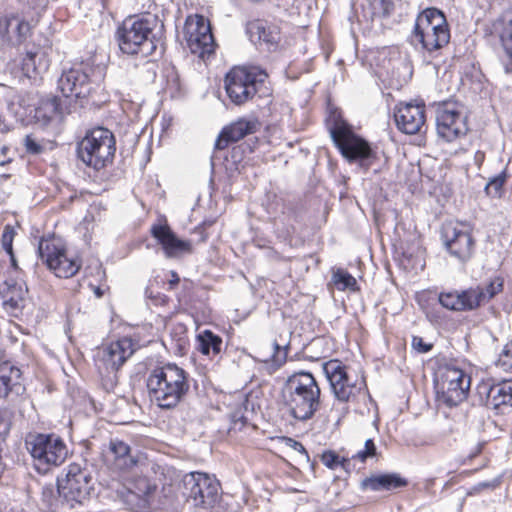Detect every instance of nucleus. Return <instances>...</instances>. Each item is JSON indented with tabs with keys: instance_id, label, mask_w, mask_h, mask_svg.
<instances>
[{
	"instance_id": "9d476101",
	"label": "nucleus",
	"mask_w": 512,
	"mask_h": 512,
	"mask_svg": "<svg viewBox=\"0 0 512 512\" xmlns=\"http://www.w3.org/2000/svg\"><path fill=\"white\" fill-rule=\"evenodd\" d=\"M220 482L203 472H190L181 480V493L187 503L196 508H212L221 496Z\"/></svg>"
},
{
	"instance_id": "423d86ee",
	"label": "nucleus",
	"mask_w": 512,
	"mask_h": 512,
	"mask_svg": "<svg viewBox=\"0 0 512 512\" xmlns=\"http://www.w3.org/2000/svg\"><path fill=\"white\" fill-rule=\"evenodd\" d=\"M115 151V137L110 130L104 127L88 130L77 145L79 159L95 170H100L110 164Z\"/></svg>"
},
{
	"instance_id": "20e7f679",
	"label": "nucleus",
	"mask_w": 512,
	"mask_h": 512,
	"mask_svg": "<svg viewBox=\"0 0 512 512\" xmlns=\"http://www.w3.org/2000/svg\"><path fill=\"white\" fill-rule=\"evenodd\" d=\"M329 131L335 146L350 164H357L366 172L378 160L377 151L343 120H335Z\"/></svg>"
},
{
	"instance_id": "412c9836",
	"label": "nucleus",
	"mask_w": 512,
	"mask_h": 512,
	"mask_svg": "<svg viewBox=\"0 0 512 512\" xmlns=\"http://www.w3.org/2000/svg\"><path fill=\"white\" fill-rule=\"evenodd\" d=\"M152 236L162 246L167 257H180L192 251L190 241L179 239L167 224H156L151 227Z\"/></svg>"
},
{
	"instance_id": "2eb2a0df",
	"label": "nucleus",
	"mask_w": 512,
	"mask_h": 512,
	"mask_svg": "<svg viewBox=\"0 0 512 512\" xmlns=\"http://www.w3.org/2000/svg\"><path fill=\"white\" fill-rule=\"evenodd\" d=\"M436 129L440 138L454 142L466 136L467 117L453 103H443L436 110Z\"/></svg>"
},
{
	"instance_id": "5fc2aeb1",
	"label": "nucleus",
	"mask_w": 512,
	"mask_h": 512,
	"mask_svg": "<svg viewBox=\"0 0 512 512\" xmlns=\"http://www.w3.org/2000/svg\"><path fill=\"white\" fill-rule=\"evenodd\" d=\"M5 163H6L5 161H2V162H0V165L3 166V165H5Z\"/></svg>"
},
{
	"instance_id": "f8f14e48",
	"label": "nucleus",
	"mask_w": 512,
	"mask_h": 512,
	"mask_svg": "<svg viewBox=\"0 0 512 512\" xmlns=\"http://www.w3.org/2000/svg\"><path fill=\"white\" fill-rule=\"evenodd\" d=\"M95 68L85 62L64 69L57 82V88L66 98L85 99L93 89L92 76Z\"/></svg>"
},
{
	"instance_id": "4468645a",
	"label": "nucleus",
	"mask_w": 512,
	"mask_h": 512,
	"mask_svg": "<svg viewBox=\"0 0 512 512\" xmlns=\"http://www.w3.org/2000/svg\"><path fill=\"white\" fill-rule=\"evenodd\" d=\"M442 238L449 254L458 261L465 263L472 257L475 240L470 224L465 222L447 223L443 227Z\"/></svg>"
},
{
	"instance_id": "dca6fc26",
	"label": "nucleus",
	"mask_w": 512,
	"mask_h": 512,
	"mask_svg": "<svg viewBox=\"0 0 512 512\" xmlns=\"http://www.w3.org/2000/svg\"><path fill=\"white\" fill-rule=\"evenodd\" d=\"M185 39L191 53L204 58L214 52L215 42L209 22L201 15L189 16L184 26Z\"/></svg>"
},
{
	"instance_id": "72a5a7b5",
	"label": "nucleus",
	"mask_w": 512,
	"mask_h": 512,
	"mask_svg": "<svg viewBox=\"0 0 512 512\" xmlns=\"http://www.w3.org/2000/svg\"><path fill=\"white\" fill-rule=\"evenodd\" d=\"M269 213L273 214L275 217L282 214L284 216L283 221L287 220L291 222L297 219L296 204L282 198L277 199L274 203L269 205Z\"/></svg>"
},
{
	"instance_id": "aec40b11",
	"label": "nucleus",
	"mask_w": 512,
	"mask_h": 512,
	"mask_svg": "<svg viewBox=\"0 0 512 512\" xmlns=\"http://www.w3.org/2000/svg\"><path fill=\"white\" fill-rule=\"evenodd\" d=\"M478 393L481 398L485 396V405L490 409L504 413L505 409L512 407V381L482 384L478 387Z\"/></svg>"
},
{
	"instance_id": "c03bdc74",
	"label": "nucleus",
	"mask_w": 512,
	"mask_h": 512,
	"mask_svg": "<svg viewBox=\"0 0 512 512\" xmlns=\"http://www.w3.org/2000/svg\"><path fill=\"white\" fill-rule=\"evenodd\" d=\"M146 297L156 306L165 305L168 301V297L158 291H154L151 287H147L145 291Z\"/></svg>"
},
{
	"instance_id": "ea45409f",
	"label": "nucleus",
	"mask_w": 512,
	"mask_h": 512,
	"mask_svg": "<svg viewBox=\"0 0 512 512\" xmlns=\"http://www.w3.org/2000/svg\"><path fill=\"white\" fill-rule=\"evenodd\" d=\"M497 367L506 372H512V341L507 344L496 361Z\"/></svg>"
},
{
	"instance_id": "a18cd8bd",
	"label": "nucleus",
	"mask_w": 512,
	"mask_h": 512,
	"mask_svg": "<svg viewBox=\"0 0 512 512\" xmlns=\"http://www.w3.org/2000/svg\"><path fill=\"white\" fill-rule=\"evenodd\" d=\"M412 347L419 353H427L432 349V344L425 343L423 338L414 336L412 339Z\"/></svg>"
},
{
	"instance_id": "a211bd4d",
	"label": "nucleus",
	"mask_w": 512,
	"mask_h": 512,
	"mask_svg": "<svg viewBox=\"0 0 512 512\" xmlns=\"http://www.w3.org/2000/svg\"><path fill=\"white\" fill-rule=\"evenodd\" d=\"M471 378L463 370L446 366L441 374L440 399L448 406L463 402L470 389Z\"/></svg>"
},
{
	"instance_id": "864d4df0",
	"label": "nucleus",
	"mask_w": 512,
	"mask_h": 512,
	"mask_svg": "<svg viewBox=\"0 0 512 512\" xmlns=\"http://www.w3.org/2000/svg\"><path fill=\"white\" fill-rule=\"evenodd\" d=\"M294 443H295V446H298L301 451H305V449L301 443H299V442H294Z\"/></svg>"
},
{
	"instance_id": "f03ea898",
	"label": "nucleus",
	"mask_w": 512,
	"mask_h": 512,
	"mask_svg": "<svg viewBox=\"0 0 512 512\" xmlns=\"http://www.w3.org/2000/svg\"><path fill=\"white\" fill-rule=\"evenodd\" d=\"M188 373L176 364L156 366L148 372V395L161 409L176 407L190 389Z\"/></svg>"
},
{
	"instance_id": "2f4dec72",
	"label": "nucleus",
	"mask_w": 512,
	"mask_h": 512,
	"mask_svg": "<svg viewBox=\"0 0 512 512\" xmlns=\"http://www.w3.org/2000/svg\"><path fill=\"white\" fill-rule=\"evenodd\" d=\"M26 294L27 289L22 284H17L14 281H6L0 289L4 305L13 310L22 306Z\"/></svg>"
},
{
	"instance_id": "39448f33",
	"label": "nucleus",
	"mask_w": 512,
	"mask_h": 512,
	"mask_svg": "<svg viewBox=\"0 0 512 512\" xmlns=\"http://www.w3.org/2000/svg\"><path fill=\"white\" fill-rule=\"evenodd\" d=\"M93 470L87 462L71 463L64 477L58 478L57 491L63 507L74 508L87 500L93 491Z\"/></svg>"
},
{
	"instance_id": "7ed1b4c3",
	"label": "nucleus",
	"mask_w": 512,
	"mask_h": 512,
	"mask_svg": "<svg viewBox=\"0 0 512 512\" xmlns=\"http://www.w3.org/2000/svg\"><path fill=\"white\" fill-rule=\"evenodd\" d=\"M450 41V30L446 17L437 8H427L416 18L410 42L414 46L433 54Z\"/></svg>"
},
{
	"instance_id": "6e6552de",
	"label": "nucleus",
	"mask_w": 512,
	"mask_h": 512,
	"mask_svg": "<svg viewBox=\"0 0 512 512\" xmlns=\"http://www.w3.org/2000/svg\"><path fill=\"white\" fill-rule=\"evenodd\" d=\"M25 444L39 473L45 474L52 467L61 465L68 454L63 440L55 434L30 433Z\"/></svg>"
},
{
	"instance_id": "e433bc0d",
	"label": "nucleus",
	"mask_w": 512,
	"mask_h": 512,
	"mask_svg": "<svg viewBox=\"0 0 512 512\" xmlns=\"http://www.w3.org/2000/svg\"><path fill=\"white\" fill-rule=\"evenodd\" d=\"M23 145L27 153L40 155L46 150V143L38 139L35 135H27L23 140Z\"/></svg>"
},
{
	"instance_id": "8fccbe9b",
	"label": "nucleus",
	"mask_w": 512,
	"mask_h": 512,
	"mask_svg": "<svg viewBox=\"0 0 512 512\" xmlns=\"http://www.w3.org/2000/svg\"><path fill=\"white\" fill-rule=\"evenodd\" d=\"M9 256H10V260H11V265L16 269L17 268V262H16V259H15L14 253L12 252V255H9Z\"/></svg>"
},
{
	"instance_id": "6ab92c4d",
	"label": "nucleus",
	"mask_w": 512,
	"mask_h": 512,
	"mask_svg": "<svg viewBox=\"0 0 512 512\" xmlns=\"http://www.w3.org/2000/svg\"><path fill=\"white\" fill-rule=\"evenodd\" d=\"M394 118L397 128L405 134L421 132L426 122L425 105L405 103L396 107Z\"/></svg>"
},
{
	"instance_id": "9b49d317",
	"label": "nucleus",
	"mask_w": 512,
	"mask_h": 512,
	"mask_svg": "<svg viewBox=\"0 0 512 512\" xmlns=\"http://www.w3.org/2000/svg\"><path fill=\"white\" fill-rule=\"evenodd\" d=\"M38 253L49 270L59 278H70L80 269L79 261L68 254L60 239L41 240Z\"/></svg>"
},
{
	"instance_id": "4c0bfd02",
	"label": "nucleus",
	"mask_w": 512,
	"mask_h": 512,
	"mask_svg": "<svg viewBox=\"0 0 512 512\" xmlns=\"http://www.w3.org/2000/svg\"><path fill=\"white\" fill-rule=\"evenodd\" d=\"M138 489H139V493H137V496L139 497L141 506L146 507L149 504V497L156 490V486L150 484L146 479H142L138 483ZM135 495H136V493L131 492V496H135Z\"/></svg>"
},
{
	"instance_id": "79ce46f5",
	"label": "nucleus",
	"mask_w": 512,
	"mask_h": 512,
	"mask_svg": "<svg viewBox=\"0 0 512 512\" xmlns=\"http://www.w3.org/2000/svg\"><path fill=\"white\" fill-rule=\"evenodd\" d=\"M500 37L505 52L512 57V19L506 23Z\"/></svg>"
},
{
	"instance_id": "58836bf2",
	"label": "nucleus",
	"mask_w": 512,
	"mask_h": 512,
	"mask_svg": "<svg viewBox=\"0 0 512 512\" xmlns=\"http://www.w3.org/2000/svg\"><path fill=\"white\" fill-rule=\"evenodd\" d=\"M273 350L271 358L269 360L265 359L264 362H271L273 369L276 370L286 362L287 353L277 342L273 343Z\"/></svg>"
},
{
	"instance_id": "f3484780",
	"label": "nucleus",
	"mask_w": 512,
	"mask_h": 512,
	"mask_svg": "<svg viewBox=\"0 0 512 512\" xmlns=\"http://www.w3.org/2000/svg\"><path fill=\"white\" fill-rule=\"evenodd\" d=\"M137 343L130 337H122L98 348L96 361L98 368L107 373L118 371L134 354Z\"/></svg>"
},
{
	"instance_id": "7c9ffc66",
	"label": "nucleus",
	"mask_w": 512,
	"mask_h": 512,
	"mask_svg": "<svg viewBox=\"0 0 512 512\" xmlns=\"http://www.w3.org/2000/svg\"><path fill=\"white\" fill-rule=\"evenodd\" d=\"M61 100L57 96L41 101L35 110V119L42 125L49 124L55 117L62 115Z\"/></svg>"
},
{
	"instance_id": "cd10ccee",
	"label": "nucleus",
	"mask_w": 512,
	"mask_h": 512,
	"mask_svg": "<svg viewBox=\"0 0 512 512\" xmlns=\"http://www.w3.org/2000/svg\"><path fill=\"white\" fill-rule=\"evenodd\" d=\"M407 482L397 474L373 475L362 481V487L372 491L392 490L406 486Z\"/></svg>"
},
{
	"instance_id": "de8ad7c7",
	"label": "nucleus",
	"mask_w": 512,
	"mask_h": 512,
	"mask_svg": "<svg viewBox=\"0 0 512 512\" xmlns=\"http://www.w3.org/2000/svg\"><path fill=\"white\" fill-rule=\"evenodd\" d=\"M171 279L169 280L170 289H173L180 281L179 276L176 272L170 271Z\"/></svg>"
},
{
	"instance_id": "f257e3e1",
	"label": "nucleus",
	"mask_w": 512,
	"mask_h": 512,
	"mask_svg": "<svg viewBox=\"0 0 512 512\" xmlns=\"http://www.w3.org/2000/svg\"><path fill=\"white\" fill-rule=\"evenodd\" d=\"M321 390L309 372L289 376L281 390V401L287 413L296 420L311 419L320 408Z\"/></svg>"
},
{
	"instance_id": "b1692460",
	"label": "nucleus",
	"mask_w": 512,
	"mask_h": 512,
	"mask_svg": "<svg viewBox=\"0 0 512 512\" xmlns=\"http://www.w3.org/2000/svg\"><path fill=\"white\" fill-rule=\"evenodd\" d=\"M20 379L18 367L10 362L0 363V398H7L10 394L20 395L24 391Z\"/></svg>"
},
{
	"instance_id": "5701e85b",
	"label": "nucleus",
	"mask_w": 512,
	"mask_h": 512,
	"mask_svg": "<svg viewBox=\"0 0 512 512\" xmlns=\"http://www.w3.org/2000/svg\"><path fill=\"white\" fill-rule=\"evenodd\" d=\"M258 125L257 120L239 119L223 128L216 140V149H225L230 143L237 142L246 135L256 132Z\"/></svg>"
},
{
	"instance_id": "f704fd0d",
	"label": "nucleus",
	"mask_w": 512,
	"mask_h": 512,
	"mask_svg": "<svg viewBox=\"0 0 512 512\" xmlns=\"http://www.w3.org/2000/svg\"><path fill=\"white\" fill-rule=\"evenodd\" d=\"M507 171L504 169L498 175L489 179L484 191L487 196L492 198H501L503 196V186L507 181Z\"/></svg>"
},
{
	"instance_id": "393cba45",
	"label": "nucleus",
	"mask_w": 512,
	"mask_h": 512,
	"mask_svg": "<svg viewBox=\"0 0 512 512\" xmlns=\"http://www.w3.org/2000/svg\"><path fill=\"white\" fill-rule=\"evenodd\" d=\"M247 33L252 42L263 43L268 48L276 46L280 40L278 28L262 20L248 23Z\"/></svg>"
},
{
	"instance_id": "473e14b6",
	"label": "nucleus",
	"mask_w": 512,
	"mask_h": 512,
	"mask_svg": "<svg viewBox=\"0 0 512 512\" xmlns=\"http://www.w3.org/2000/svg\"><path fill=\"white\" fill-rule=\"evenodd\" d=\"M321 461L326 467L332 470L340 467L344 471L350 472L351 470L355 469V463H353L351 457H340L333 450L324 451L321 454Z\"/></svg>"
},
{
	"instance_id": "1a4fd4ad",
	"label": "nucleus",
	"mask_w": 512,
	"mask_h": 512,
	"mask_svg": "<svg viewBox=\"0 0 512 512\" xmlns=\"http://www.w3.org/2000/svg\"><path fill=\"white\" fill-rule=\"evenodd\" d=\"M116 34L119 48L125 54L147 57L156 50L153 31L148 20L129 17L119 26Z\"/></svg>"
},
{
	"instance_id": "3c124183",
	"label": "nucleus",
	"mask_w": 512,
	"mask_h": 512,
	"mask_svg": "<svg viewBox=\"0 0 512 512\" xmlns=\"http://www.w3.org/2000/svg\"><path fill=\"white\" fill-rule=\"evenodd\" d=\"M94 293H95V295H96L98 298L102 297V295H103V292H102V290L100 289V287H96V288L94 289Z\"/></svg>"
},
{
	"instance_id": "49530a36",
	"label": "nucleus",
	"mask_w": 512,
	"mask_h": 512,
	"mask_svg": "<svg viewBox=\"0 0 512 512\" xmlns=\"http://www.w3.org/2000/svg\"><path fill=\"white\" fill-rule=\"evenodd\" d=\"M501 483V480L500 478H495L493 480H490V481H483V482H479L478 484H476L472 490L474 492H479L481 490H484V489H495L496 487H498Z\"/></svg>"
},
{
	"instance_id": "ddd939ff",
	"label": "nucleus",
	"mask_w": 512,
	"mask_h": 512,
	"mask_svg": "<svg viewBox=\"0 0 512 512\" xmlns=\"http://www.w3.org/2000/svg\"><path fill=\"white\" fill-rule=\"evenodd\" d=\"M323 370L334 396L341 402L353 400L365 388V382L353 379L348 374L346 366L337 359L324 363Z\"/></svg>"
},
{
	"instance_id": "bb28decb",
	"label": "nucleus",
	"mask_w": 512,
	"mask_h": 512,
	"mask_svg": "<svg viewBox=\"0 0 512 512\" xmlns=\"http://www.w3.org/2000/svg\"><path fill=\"white\" fill-rule=\"evenodd\" d=\"M109 457L115 468L126 470L135 465L130 446L122 440L112 439L109 443Z\"/></svg>"
},
{
	"instance_id": "0eeeda50",
	"label": "nucleus",
	"mask_w": 512,
	"mask_h": 512,
	"mask_svg": "<svg viewBox=\"0 0 512 512\" xmlns=\"http://www.w3.org/2000/svg\"><path fill=\"white\" fill-rule=\"evenodd\" d=\"M267 78L259 67H234L225 76V90L234 104L242 105L261 93Z\"/></svg>"
},
{
	"instance_id": "37998d69",
	"label": "nucleus",
	"mask_w": 512,
	"mask_h": 512,
	"mask_svg": "<svg viewBox=\"0 0 512 512\" xmlns=\"http://www.w3.org/2000/svg\"><path fill=\"white\" fill-rule=\"evenodd\" d=\"M15 232L14 229L7 225L4 227L2 237H1V244L3 249L7 252V254L12 255L13 251V238H14Z\"/></svg>"
},
{
	"instance_id": "a19ab883",
	"label": "nucleus",
	"mask_w": 512,
	"mask_h": 512,
	"mask_svg": "<svg viewBox=\"0 0 512 512\" xmlns=\"http://www.w3.org/2000/svg\"><path fill=\"white\" fill-rule=\"evenodd\" d=\"M376 455V446L372 439H367L365 441V446L363 450L358 451L356 454L352 455L353 463L359 461L360 463H364L368 457H372Z\"/></svg>"
},
{
	"instance_id": "a878e982",
	"label": "nucleus",
	"mask_w": 512,
	"mask_h": 512,
	"mask_svg": "<svg viewBox=\"0 0 512 512\" xmlns=\"http://www.w3.org/2000/svg\"><path fill=\"white\" fill-rule=\"evenodd\" d=\"M439 302L443 307L454 311L475 309L470 289L462 292H443L439 295Z\"/></svg>"
},
{
	"instance_id": "4be33fe9",
	"label": "nucleus",
	"mask_w": 512,
	"mask_h": 512,
	"mask_svg": "<svg viewBox=\"0 0 512 512\" xmlns=\"http://www.w3.org/2000/svg\"><path fill=\"white\" fill-rule=\"evenodd\" d=\"M0 33L15 45L24 43L32 34V25L20 15L0 19Z\"/></svg>"
},
{
	"instance_id": "c9c22d12",
	"label": "nucleus",
	"mask_w": 512,
	"mask_h": 512,
	"mask_svg": "<svg viewBox=\"0 0 512 512\" xmlns=\"http://www.w3.org/2000/svg\"><path fill=\"white\" fill-rule=\"evenodd\" d=\"M332 281L338 290H354L357 284L356 279L347 271L338 269L332 275Z\"/></svg>"
},
{
	"instance_id": "09e8293b",
	"label": "nucleus",
	"mask_w": 512,
	"mask_h": 512,
	"mask_svg": "<svg viewBox=\"0 0 512 512\" xmlns=\"http://www.w3.org/2000/svg\"><path fill=\"white\" fill-rule=\"evenodd\" d=\"M485 159V153L482 151H477L474 155L475 163L480 166Z\"/></svg>"
},
{
	"instance_id": "603ef678",
	"label": "nucleus",
	"mask_w": 512,
	"mask_h": 512,
	"mask_svg": "<svg viewBox=\"0 0 512 512\" xmlns=\"http://www.w3.org/2000/svg\"><path fill=\"white\" fill-rule=\"evenodd\" d=\"M49 494L50 496H52L53 494V490L52 489H45L43 491V496L46 497V495Z\"/></svg>"
},
{
	"instance_id": "c756f323",
	"label": "nucleus",
	"mask_w": 512,
	"mask_h": 512,
	"mask_svg": "<svg viewBox=\"0 0 512 512\" xmlns=\"http://www.w3.org/2000/svg\"><path fill=\"white\" fill-rule=\"evenodd\" d=\"M222 345V338L210 330H204L196 336L197 350L211 359L220 354Z\"/></svg>"
},
{
	"instance_id": "c85d7f7f",
	"label": "nucleus",
	"mask_w": 512,
	"mask_h": 512,
	"mask_svg": "<svg viewBox=\"0 0 512 512\" xmlns=\"http://www.w3.org/2000/svg\"><path fill=\"white\" fill-rule=\"evenodd\" d=\"M504 280L500 276H495L489 280L484 287L470 288L475 308L489 302L493 297L502 292Z\"/></svg>"
}]
</instances>
